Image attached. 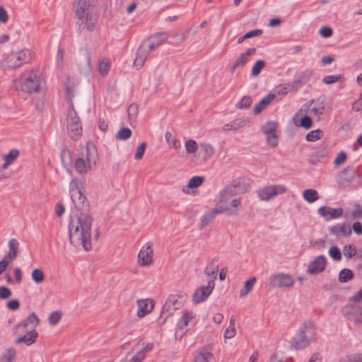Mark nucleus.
Returning a JSON list of instances; mask_svg holds the SVG:
<instances>
[{
    "label": "nucleus",
    "mask_w": 362,
    "mask_h": 362,
    "mask_svg": "<svg viewBox=\"0 0 362 362\" xmlns=\"http://www.w3.org/2000/svg\"><path fill=\"white\" fill-rule=\"evenodd\" d=\"M93 218L89 214L74 213L70 216L69 221V235L70 243L76 247H83L89 251L92 249L91 226Z\"/></svg>",
    "instance_id": "f257e3e1"
},
{
    "label": "nucleus",
    "mask_w": 362,
    "mask_h": 362,
    "mask_svg": "<svg viewBox=\"0 0 362 362\" xmlns=\"http://www.w3.org/2000/svg\"><path fill=\"white\" fill-rule=\"evenodd\" d=\"M70 81L66 85V99L69 103V107L67 113V131L71 138L77 140L81 137L82 133V126L79 117L74 108L72 99L75 95L76 89L74 83L69 84Z\"/></svg>",
    "instance_id": "f03ea898"
},
{
    "label": "nucleus",
    "mask_w": 362,
    "mask_h": 362,
    "mask_svg": "<svg viewBox=\"0 0 362 362\" xmlns=\"http://www.w3.org/2000/svg\"><path fill=\"white\" fill-rule=\"evenodd\" d=\"M33 59V53L29 49L12 51L5 55L0 62L4 70L16 69L23 64H29Z\"/></svg>",
    "instance_id": "7ed1b4c3"
},
{
    "label": "nucleus",
    "mask_w": 362,
    "mask_h": 362,
    "mask_svg": "<svg viewBox=\"0 0 362 362\" xmlns=\"http://www.w3.org/2000/svg\"><path fill=\"white\" fill-rule=\"evenodd\" d=\"M315 334L314 323L308 320L299 327L291 341V346L295 349H303L308 346Z\"/></svg>",
    "instance_id": "20e7f679"
},
{
    "label": "nucleus",
    "mask_w": 362,
    "mask_h": 362,
    "mask_svg": "<svg viewBox=\"0 0 362 362\" xmlns=\"http://www.w3.org/2000/svg\"><path fill=\"white\" fill-rule=\"evenodd\" d=\"M186 299V294L170 295L167 298L163 307L161 315L164 317H171L173 315H180V317H192V314L187 310L179 311L183 306Z\"/></svg>",
    "instance_id": "39448f33"
},
{
    "label": "nucleus",
    "mask_w": 362,
    "mask_h": 362,
    "mask_svg": "<svg viewBox=\"0 0 362 362\" xmlns=\"http://www.w3.org/2000/svg\"><path fill=\"white\" fill-rule=\"evenodd\" d=\"M98 160L96 147L93 144H88L85 155L78 158L75 161V168L80 174H86L95 166Z\"/></svg>",
    "instance_id": "423d86ee"
},
{
    "label": "nucleus",
    "mask_w": 362,
    "mask_h": 362,
    "mask_svg": "<svg viewBox=\"0 0 362 362\" xmlns=\"http://www.w3.org/2000/svg\"><path fill=\"white\" fill-rule=\"evenodd\" d=\"M76 16L82 21L86 18V24L92 30L97 21L96 8L90 4L88 0H79L76 5Z\"/></svg>",
    "instance_id": "0eeeda50"
},
{
    "label": "nucleus",
    "mask_w": 362,
    "mask_h": 362,
    "mask_svg": "<svg viewBox=\"0 0 362 362\" xmlns=\"http://www.w3.org/2000/svg\"><path fill=\"white\" fill-rule=\"evenodd\" d=\"M41 83V74L38 70L28 71L21 75L20 88L25 93H38Z\"/></svg>",
    "instance_id": "6e6552de"
},
{
    "label": "nucleus",
    "mask_w": 362,
    "mask_h": 362,
    "mask_svg": "<svg viewBox=\"0 0 362 362\" xmlns=\"http://www.w3.org/2000/svg\"><path fill=\"white\" fill-rule=\"evenodd\" d=\"M227 212L228 214H235L237 210H233L225 205H219L218 206L206 211L201 216L199 228L203 229L206 228L218 214H223Z\"/></svg>",
    "instance_id": "1a4fd4ad"
},
{
    "label": "nucleus",
    "mask_w": 362,
    "mask_h": 362,
    "mask_svg": "<svg viewBox=\"0 0 362 362\" xmlns=\"http://www.w3.org/2000/svg\"><path fill=\"white\" fill-rule=\"evenodd\" d=\"M313 103V100H309L299 110L298 114L309 115L317 121L320 120L322 115L325 112V105L322 102H317L314 105Z\"/></svg>",
    "instance_id": "9d476101"
},
{
    "label": "nucleus",
    "mask_w": 362,
    "mask_h": 362,
    "mask_svg": "<svg viewBox=\"0 0 362 362\" xmlns=\"http://www.w3.org/2000/svg\"><path fill=\"white\" fill-rule=\"evenodd\" d=\"M286 187L282 185H267L257 191L259 198L262 201H269L274 197L284 194Z\"/></svg>",
    "instance_id": "9b49d317"
},
{
    "label": "nucleus",
    "mask_w": 362,
    "mask_h": 362,
    "mask_svg": "<svg viewBox=\"0 0 362 362\" xmlns=\"http://www.w3.org/2000/svg\"><path fill=\"white\" fill-rule=\"evenodd\" d=\"M294 280L292 276L287 274L279 273L273 275L269 279L268 286L273 288H291L293 286Z\"/></svg>",
    "instance_id": "f8f14e48"
},
{
    "label": "nucleus",
    "mask_w": 362,
    "mask_h": 362,
    "mask_svg": "<svg viewBox=\"0 0 362 362\" xmlns=\"http://www.w3.org/2000/svg\"><path fill=\"white\" fill-rule=\"evenodd\" d=\"M72 202L75 206V210L72 211L74 213H86L88 214L90 209V204L88 202L86 196L83 194V192H74L70 194Z\"/></svg>",
    "instance_id": "ddd939ff"
},
{
    "label": "nucleus",
    "mask_w": 362,
    "mask_h": 362,
    "mask_svg": "<svg viewBox=\"0 0 362 362\" xmlns=\"http://www.w3.org/2000/svg\"><path fill=\"white\" fill-rule=\"evenodd\" d=\"M91 57L90 52L87 49H83L80 52L78 58V67L80 73L83 75H89L91 72L90 65Z\"/></svg>",
    "instance_id": "4468645a"
},
{
    "label": "nucleus",
    "mask_w": 362,
    "mask_h": 362,
    "mask_svg": "<svg viewBox=\"0 0 362 362\" xmlns=\"http://www.w3.org/2000/svg\"><path fill=\"white\" fill-rule=\"evenodd\" d=\"M215 286V283L212 281H209L207 286H202L197 288L192 296V300L194 303H199L204 302L212 293Z\"/></svg>",
    "instance_id": "2eb2a0df"
},
{
    "label": "nucleus",
    "mask_w": 362,
    "mask_h": 362,
    "mask_svg": "<svg viewBox=\"0 0 362 362\" xmlns=\"http://www.w3.org/2000/svg\"><path fill=\"white\" fill-rule=\"evenodd\" d=\"M276 129L277 123L272 121L267 122L262 127V132L267 135V144L272 147H276L278 145V137L276 134Z\"/></svg>",
    "instance_id": "dca6fc26"
},
{
    "label": "nucleus",
    "mask_w": 362,
    "mask_h": 362,
    "mask_svg": "<svg viewBox=\"0 0 362 362\" xmlns=\"http://www.w3.org/2000/svg\"><path fill=\"white\" fill-rule=\"evenodd\" d=\"M152 51L153 50L148 47V45L144 40L136 51V58L134 62V65L137 69L143 67L149 53Z\"/></svg>",
    "instance_id": "f3484780"
},
{
    "label": "nucleus",
    "mask_w": 362,
    "mask_h": 362,
    "mask_svg": "<svg viewBox=\"0 0 362 362\" xmlns=\"http://www.w3.org/2000/svg\"><path fill=\"white\" fill-rule=\"evenodd\" d=\"M153 249L148 243L143 245L138 255V263L141 267H146L151 264L153 260Z\"/></svg>",
    "instance_id": "a211bd4d"
},
{
    "label": "nucleus",
    "mask_w": 362,
    "mask_h": 362,
    "mask_svg": "<svg viewBox=\"0 0 362 362\" xmlns=\"http://www.w3.org/2000/svg\"><path fill=\"white\" fill-rule=\"evenodd\" d=\"M136 305L137 317H144L152 312L155 302L151 298L139 299L136 300Z\"/></svg>",
    "instance_id": "6ab92c4d"
},
{
    "label": "nucleus",
    "mask_w": 362,
    "mask_h": 362,
    "mask_svg": "<svg viewBox=\"0 0 362 362\" xmlns=\"http://www.w3.org/2000/svg\"><path fill=\"white\" fill-rule=\"evenodd\" d=\"M317 214L325 221H330L340 217L343 214V209L341 208L334 209L323 206L317 209Z\"/></svg>",
    "instance_id": "aec40b11"
},
{
    "label": "nucleus",
    "mask_w": 362,
    "mask_h": 362,
    "mask_svg": "<svg viewBox=\"0 0 362 362\" xmlns=\"http://www.w3.org/2000/svg\"><path fill=\"white\" fill-rule=\"evenodd\" d=\"M326 265V257L324 255H319L309 264L307 271L311 274H317L325 270Z\"/></svg>",
    "instance_id": "412c9836"
},
{
    "label": "nucleus",
    "mask_w": 362,
    "mask_h": 362,
    "mask_svg": "<svg viewBox=\"0 0 362 362\" xmlns=\"http://www.w3.org/2000/svg\"><path fill=\"white\" fill-rule=\"evenodd\" d=\"M19 337L16 339V344H19L25 343L27 346H30L33 344L37 337V332L34 329V325H31L29 327L28 331L25 330V334H17Z\"/></svg>",
    "instance_id": "4be33fe9"
},
{
    "label": "nucleus",
    "mask_w": 362,
    "mask_h": 362,
    "mask_svg": "<svg viewBox=\"0 0 362 362\" xmlns=\"http://www.w3.org/2000/svg\"><path fill=\"white\" fill-rule=\"evenodd\" d=\"M168 37V35L166 33H160L150 36L148 39L145 40L144 42L148 45V47L152 50H153L163 44Z\"/></svg>",
    "instance_id": "5701e85b"
},
{
    "label": "nucleus",
    "mask_w": 362,
    "mask_h": 362,
    "mask_svg": "<svg viewBox=\"0 0 362 362\" xmlns=\"http://www.w3.org/2000/svg\"><path fill=\"white\" fill-rule=\"evenodd\" d=\"M39 318H25L22 321L21 323H19L18 325L15 327L14 333L15 334H25V330L29 329L30 326L34 325V329L39 324Z\"/></svg>",
    "instance_id": "b1692460"
},
{
    "label": "nucleus",
    "mask_w": 362,
    "mask_h": 362,
    "mask_svg": "<svg viewBox=\"0 0 362 362\" xmlns=\"http://www.w3.org/2000/svg\"><path fill=\"white\" fill-rule=\"evenodd\" d=\"M237 194L236 186L229 185L222 189L217 196L218 203L227 202L232 197Z\"/></svg>",
    "instance_id": "393cba45"
},
{
    "label": "nucleus",
    "mask_w": 362,
    "mask_h": 362,
    "mask_svg": "<svg viewBox=\"0 0 362 362\" xmlns=\"http://www.w3.org/2000/svg\"><path fill=\"white\" fill-rule=\"evenodd\" d=\"M329 231L330 234L336 237H339L341 235L347 237L349 236L352 232L351 227L346 224H337L332 226V227L329 228Z\"/></svg>",
    "instance_id": "a878e982"
},
{
    "label": "nucleus",
    "mask_w": 362,
    "mask_h": 362,
    "mask_svg": "<svg viewBox=\"0 0 362 362\" xmlns=\"http://www.w3.org/2000/svg\"><path fill=\"white\" fill-rule=\"evenodd\" d=\"M255 53L256 49L255 47L249 48L245 52L242 53L234 63L232 70L234 71L238 67L245 66L249 61L250 57Z\"/></svg>",
    "instance_id": "bb28decb"
},
{
    "label": "nucleus",
    "mask_w": 362,
    "mask_h": 362,
    "mask_svg": "<svg viewBox=\"0 0 362 362\" xmlns=\"http://www.w3.org/2000/svg\"><path fill=\"white\" fill-rule=\"evenodd\" d=\"M248 121L247 118H238L230 123L224 124L222 128L223 131L237 130L238 129L244 127Z\"/></svg>",
    "instance_id": "cd10ccee"
},
{
    "label": "nucleus",
    "mask_w": 362,
    "mask_h": 362,
    "mask_svg": "<svg viewBox=\"0 0 362 362\" xmlns=\"http://www.w3.org/2000/svg\"><path fill=\"white\" fill-rule=\"evenodd\" d=\"M275 98V95L273 93H269L262 99L253 107V112L255 114L260 113Z\"/></svg>",
    "instance_id": "c85d7f7f"
},
{
    "label": "nucleus",
    "mask_w": 362,
    "mask_h": 362,
    "mask_svg": "<svg viewBox=\"0 0 362 362\" xmlns=\"http://www.w3.org/2000/svg\"><path fill=\"white\" fill-rule=\"evenodd\" d=\"M218 269L217 260L214 259L211 262L206 266L204 270V274L209 277V281H212L214 283V281L216 279V274Z\"/></svg>",
    "instance_id": "c756f323"
},
{
    "label": "nucleus",
    "mask_w": 362,
    "mask_h": 362,
    "mask_svg": "<svg viewBox=\"0 0 362 362\" xmlns=\"http://www.w3.org/2000/svg\"><path fill=\"white\" fill-rule=\"evenodd\" d=\"M313 74V71L311 69H306L301 73L299 74L296 80H295L293 83L296 88L302 86L307 81L310 80L312 75Z\"/></svg>",
    "instance_id": "7c9ffc66"
},
{
    "label": "nucleus",
    "mask_w": 362,
    "mask_h": 362,
    "mask_svg": "<svg viewBox=\"0 0 362 362\" xmlns=\"http://www.w3.org/2000/svg\"><path fill=\"white\" fill-rule=\"evenodd\" d=\"M18 241L15 238L11 239L8 242L9 251L8 254L5 256V258L9 261L15 259L18 255Z\"/></svg>",
    "instance_id": "2f4dec72"
},
{
    "label": "nucleus",
    "mask_w": 362,
    "mask_h": 362,
    "mask_svg": "<svg viewBox=\"0 0 362 362\" xmlns=\"http://www.w3.org/2000/svg\"><path fill=\"white\" fill-rule=\"evenodd\" d=\"M356 175V171L352 167H347L341 173V182H351Z\"/></svg>",
    "instance_id": "473e14b6"
},
{
    "label": "nucleus",
    "mask_w": 362,
    "mask_h": 362,
    "mask_svg": "<svg viewBox=\"0 0 362 362\" xmlns=\"http://www.w3.org/2000/svg\"><path fill=\"white\" fill-rule=\"evenodd\" d=\"M214 355L209 351H201L194 358L193 362H214Z\"/></svg>",
    "instance_id": "72a5a7b5"
},
{
    "label": "nucleus",
    "mask_w": 362,
    "mask_h": 362,
    "mask_svg": "<svg viewBox=\"0 0 362 362\" xmlns=\"http://www.w3.org/2000/svg\"><path fill=\"white\" fill-rule=\"evenodd\" d=\"M165 139L170 148H172L177 151L180 150L182 146L180 141L173 137V135L170 132H167L165 134Z\"/></svg>",
    "instance_id": "f704fd0d"
},
{
    "label": "nucleus",
    "mask_w": 362,
    "mask_h": 362,
    "mask_svg": "<svg viewBox=\"0 0 362 362\" xmlns=\"http://www.w3.org/2000/svg\"><path fill=\"white\" fill-rule=\"evenodd\" d=\"M303 199L309 202L313 203L319 199L320 197L318 192L313 189H305L303 192Z\"/></svg>",
    "instance_id": "c9c22d12"
},
{
    "label": "nucleus",
    "mask_w": 362,
    "mask_h": 362,
    "mask_svg": "<svg viewBox=\"0 0 362 362\" xmlns=\"http://www.w3.org/2000/svg\"><path fill=\"white\" fill-rule=\"evenodd\" d=\"M83 189V182L77 178H73L69 184V192L70 194H74V192H82Z\"/></svg>",
    "instance_id": "e433bc0d"
},
{
    "label": "nucleus",
    "mask_w": 362,
    "mask_h": 362,
    "mask_svg": "<svg viewBox=\"0 0 362 362\" xmlns=\"http://www.w3.org/2000/svg\"><path fill=\"white\" fill-rule=\"evenodd\" d=\"M132 130L128 127H122L118 130L115 135L116 140L126 141L132 136Z\"/></svg>",
    "instance_id": "4c0bfd02"
},
{
    "label": "nucleus",
    "mask_w": 362,
    "mask_h": 362,
    "mask_svg": "<svg viewBox=\"0 0 362 362\" xmlns=\"http://www.w3.org/2000/svg\"><path fill=\"white\" fill-rule=\"evenodd\" d=\"M344 315L350 317H362V308L360 306H347Z\"/></svg>",
    "instance_id": "58836bf2"
},
{
    "label": "nucleus",
    "mask_w": 362,
    "mask_h": 362,
    "mask_svg": "<svg viewBox=\"0 0 362 362\" xmlns=\"http://www.w3.org/2000/svg\"><path fill=\"white\" fill-rule=\"evenodd\" d=\"M16 357V351L13 348H8L4 351L1 356L3 362H12Z\"/></svg>",
    "instance_id": "ea45409f"
},
{
    "label": "nucleus",
    "mask_w": 362,
    "mask_h": 362,
    "mask_svg": "<svg viewBox=\"0 0 362 362\" xmlns=\"http://www.w3.org/2000/svg\"><path fill=\"white\" fill-rule=\"evenodd\" d=\"M323 136V132L320 129L312 130L308 132L305 136L307 141L314 142L320 139Z\"/></svg>",
    "instance_id": "a19ab883"
},
{
    "label": "nucleus",
    "mask_w": 362,
    "mask_h": 362,
    "mask_svg": "<svg viewBox=\"0 0 362 362\" xmlns=\"http://www.w3.org/2000/svg\"><path fill=\"white\" fill-rule=\"evenodd\" d=\"M354 277L353 272L349 269H343L339 274L338 279L340 282L345 283Z\"/></svg>",
    "instance_id": "79ce46f5"
},
{
    "label": "nucleus",
    "mask_w": 362,
    "mask_h": 362,
    "mask_svg": "<svg viewBox=\"0 0 362 362\" xmlns=\"http://www.w3.org/2000/svg\"><path fill=\"white\" fill-rule=\"evenodd\" d=\"M31 276L33 281L37 284H41L45 280V274L40 269H33L31 273Z\"/></svg>",
    "instance_id": "37998d69"
},
{
    "label": "nucleus",
    "mask_w": 362,
    "mask_h": 362,
    "mask_svg": "<svg viewBox=\"0 0 362 362\" xmlns=\"http://www.w3.org/2000/svg\"><path fill=\"white\" fill-rule=\"evenodd\" d=\"M204 177L202 176H194L188 181L187 187L189 189L197 188L202 185L204 182Z\"/></svg>",
    "instance_id": "c03bdc74"
},
{
    "label": "nucleus",
    "mask_w": 362,
    "mask_h": 362,
    "mask_svg": "<svg viewBox=\"0 0 362 362\" xmlns=\"http://www.w3.org/2000/svg\"><path fill=\"white\" fill-rule=\"evenodd\" d=\"M110 69V62L106 58L102 59L98 63V71L102 76L106 75Z\"/></svg>",
    "instance_id": "a18cd8bd"
},
{
    "label": "nucleus",
    "mask_w": 362,
    "mask_h": 362,
    "mask_svg": "<svg viewBox=\"0 0 362 362\" xmlns=\"http://www.w3.org/2000/svg\"><path fill=\"white\" fill-rule=\"evenodd\" d=\"M256 281V279L252 277L245 282L243 288L240 292V296H245L247 295V293L250 291L252 288L253 287Z\"/></svg>",
    "instance_id": "49530a36"
},
{
    "label": "nucleus",
    "mask_w": 362,
    "mask_h": 362,
    "mask_svg": "<svg viewBox=\"0 0 362 362\" xmlns=\"http://www.w3.org/2000/svg\"><path fill=\"white\" fill-rule=\"evenodd\" d=\"M235 318H230V325L224 332L226 339H231L235 335Z\"/></svg>",
    "instance_id": "de8ad7c7"
},
{
    "label": "nucleus",
    "mask_w": 362,
    "mask_h": 362,
    "mask_svg": "<svg viewBox=\"0 0 362 362\" xmlns=\"http://www.w3.org/2000/svg\"><path fill=\"white\" fill-rule=\"evenodd\" d=\"M343 252L344 256L348 258H351L356 255H358L356 247L352 244L345 245L344 247Z\"/></svg>",
    "instance_id": "09e8293b"
},
{
    "label": "nucleus",
    "mask_w": 362,
    "mask_h": 362,
    "mask_svg": "<svg viewBox=\"0 0 362 362\" xmlns=\"http://www.w3.org/2000/svg\"><path fill=\"white\" fill-rule=\"evenodd\" d=\"M200 146L202 151L204 153V159H208L213 156L214 153V149L211 145L209 144H202Z\"/></svg>",
    "instance_id": "8fccbe9b"
},
{
    "label": "nucleus",
    "mask_w": 362,
    "mask_h": 362,
    "mask_svg": "<svg viewBox=\"0 0 362 362\" xmlns=\"http://www.w3.org/2000/svg\"><path fill=\"white\" fill-rule=\"evenodd\" d=\"M264 66H265V62L264 60L260 59V60L257 61L252 68V70H251L252 76H258L260 74L262 69L264 68Z\"/></svg>",
    "instance_id": "3c124183"
},
{
    "label": "nucleus",
    "mask_w": 362,
    "mask_h": 362,
    "mask_svg": "<svg viewBox=\"0 0 362 362\" xmlns=\"http://www.w3.org/2000/svg\"><path fill=\"white\" fill-rule=\"evenodd\" d=\"M328 254L334 261H340L341 259V250L337 246L331 247L328 251Z\"/></svg>",
    "instance_id": "603ef678"
},
{
    "label": "nucleus",
    "mask_w": 362,
    "mask_h": 362,
    "mask_svg": "<svg viewBox=\"0 0 362 362\" xmlns=\"http://www.w3.org/2000/svg\"><path fill=\"white\" fill-rule=\"evenodd\" d=\"M296 88L293 83L292 84H284L277 86L276 91L279 95H285L293 89Z\"/></svg>",
    "instance_id": "864d4df0"
},
{
    "label": "nucleus",
    "mask_w": 362,
    "mask_h": 362,
    "mask_svg": "<svg viewBox=\"0 0 362 362\" xmlns=\"http://www.w3.org/2000/svg\"><path fill=\"white\" fill-rule=\"evenodd\" d=\"M185 147L188 153H194L198 148L197 142L193 139H188L186 141Z\"/></svg>",
    "instance_id": "5fc2aeb1"
},
{
    "label": "nucleus",
    "mask_w": 362,
    "mask_h": 362,
    "mask_svg": "<svg viewBox=\"0 0 362 362\" xmlns=\"http://www.w3.org/2000/svg\"><path fill=\"white\" fill-rule=\"evenodd\" d=\"M252 104V99L250 96H244L235 104V107L238 109L249 107Z\"/></svg>",
    "instance_id": "6e6d98bb"
},
{
    "label": "nucleus",
    "mask_w": 362,
    "mask_h": 362,
    "mask_svg": "<svg viewBox=\"0 0 362 362\" xmlns=\"http://www.w3.org/2000/svg\"><path fill=\"white\" fill-rule=\"evenodd\" d=\"M298 114H296L297 116ZM304 116L301 118L299 126L308 129L312 127V117L309 115L303 114Z\"/></svg>",
    "instance_id": "4d7b16f0"
},
{
    "label": "nucleus",
    "mask_w": 362,
    "mask_h": 362,
    "mask_svg": "<svg viewBox=\"0 0 362 362\" xmlns=\"http://www.w3.org/2000/svg\"><path fill=\"white\" fill-rule=\"evenodd\" d=\"M342 76L341 74L338 75H328L325 76L322 78V82L325 84H332L338 81H340L342 78Z\"/></svg>",
    "instance_id": "13d9d810"
},
{
    "label": "nucleus",
    "mask_w": 362,
    "mask_h": 362,
    "mask_svg": "<svg viewBox=\"0 0 362 362\" xmlns=\"http://www.w3.org/2000/svg\"><path fill=\"white\" fill-rule=\"evenodd\" d=\"M192 318H180L177 323V329L180 330H188V325Z\"/></svg>",
    "instance_id": "bf43d9fd"
},
{
    "label": "nucleus",
    "mask_w": 362,
    "mask_h": 362,
    "mask_svg": "<svg viewBox=\"0 0 362 362\" xmlns=\"http://www.w3.org/2000/svg\"><path fill=\"white\" fill-rule=\"evenodd\" d=\"M146 144L145 142H142L141 144H139L134 154V158L136 160H140L142 158L146 150Z\"/></svg>",
    "instance_id": "052dcab7"
},
{
    "label": "nucleus",
    "mask_w": 362,
    "mask_h": 362,
    "mask_svg": "<svg viewBox=\"0 0 362 362\" xmlns=\"http://www.w3.org/2000/svg\"><path fill=\"white\" fill-rule=\"evenodd\" d=\"M19 152L16 149H12L9 151L8 153L6 154L4 156V160L9 161V163H12L18 156Z\"/></svg>",
    "instance_id": "680f3d73"
},
{
    "label": "nucleus",
    "mask_w": 362,
    "mask_h": 362,
    "mask_svg": "<svg viewBox=\"0 0 362 362\" xmlns=\"http://www.w3.org/2000/svg\"><path fill=\"white\" fill-rule=\"evenodd\" d=\"M319 33L323 37H329L332 36L333 31L330 27L323 26L319 30Z\"/></svg>",
    "instance_id": "e2e57ef3"
},
{
    "label": "nucleus",
    "mask_w": 362,
    "mask_h": 362,
    "mask_svg": "<svg viewBox=\"0 0 362 362\" xmlns=\"http://www.w3.org/2000/svg\"><path fill=\"white\" fill-rule=\"evenodd\" d=\"M64 51L60 48L58 49L57 54V66L61 69L63 66V57H64Z\"/></svg>",
    "instance_id": "0e129e2a"
},
{
    "label": "nucleus",
    "mask_w": 362,
    "mask_h": 362,
    "mask_svg": "<svg viewBox=\"0 0 362 362\" xmlns=\"http://www.w3.org/2000/svg\"><path fill=\"white\" fill-rule=\"evenodd\" d=\"M346 158V155L344 152L341 151L340 152L337 156L336 157L334 160V164L336 165H339L344 163Z\"/></svg>",
    "instance_id": "69168bd1"
},
{
    "label": "nucleus",
    "mask_w": 362,
    "mask_h": 362,
    "mask_svg": "<svg viewBox=\"0 0 362 362\" xmlns=\"http://www.w3.org/2000/svg\"><path fill=\"white\" fill-rule=\"evenodd\" d=\"M144 358V351H139L132 357L129 362H141Z\"/></svg>",
    "instance_id": "338daca9"
},
{
    "label": "nucleus",
    "mask_w": 362,
    "mask_h": 362,
    "mask_svg": "<svg viewBox=\"0 0 362 362\" xmlns=\"http://www.w3.org/2000/svg\"><path fill=\"white\" fill-rule=\"evenodd\" d=\"M11 295V291L4 286L0 287V298L1 299H6L8 297H10Z\"/></svg>",
    "instance_id": "774afa93"
}]
</instances>
